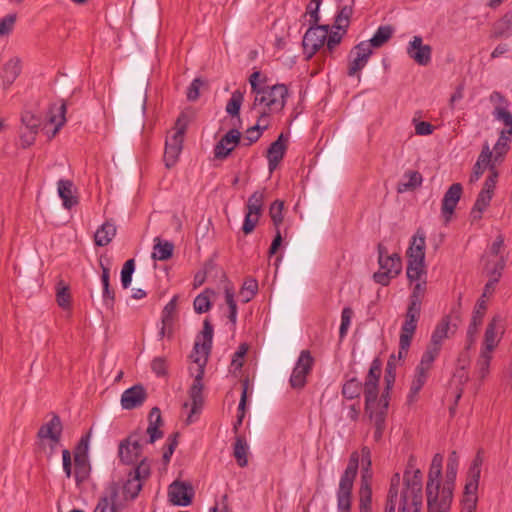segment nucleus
Here are the masks:
<instances>
[{"label": "nucleus", "instance_id": "6e6552de", "mask_svg": "<svg viewBox=\"0 0 512 512\" xmlns=\"http://www.w3.org/2000/svg\"><path fill=\"white\" fill-rule=\"evenodd\" d=\"M186 126L187 117L184 114H181L176 121L172 133L169 134L166 138L163 159L165 166L168 169L174 167L178 161L179 155L183 148Z\"/></svg>", "mask_w": 512, "mask_h": 512}, {"label": "nucleus", "instance_id": "4be33fe9", "mask_svg": "<svg viewBox=\"0 0 512 512\" xmlns=\"http://www.w3.org/2000/svg\"><path fill=\"white\" fill-rule=\"evenodd\" d=\"M462 185L460 183L452 184L449 189L445 192L444 197L442 199V214L448 222L453 214L457 203L459 202L462 195Z\"/></svg>", "mask_w": 512, "mask_h": 512}, {"label": "nucleus", "instance_id": "c9c22d12", "mask_svg": "<svg viewBox=\"0 0 512 512\" xmlns=\"http://www.w3.org/2000/svg\"><path fill=\"white\" fill-rule=\"evenodd\" d=\"M116 226L110 222H104L95 232L94 241L97 246L108 245L116 235Z\"/></svg>", "mask_w": 512, "mask_h": 512}, {"label": "nucleus", "instance_id": "a878e982", "mask_svg": "<svg viewBox=\"0 0 512 512\" xmlns=\"http://www.w3.org/2000/svg\"><path fill=\"white\" fill-rule=\"evenodd\" d=\"M202 337V343L195 342L194 353H192L191 355V358L193 360L195 358H205L206 360L208 359V355L212 347L213 338V327L208 319H205L203 322Z\"/></svg>", "mask_w": 512, "mask_h": 512}, {"label": "nucleus", "instance_id": "bb28decb", "mask_svg": "<svg viewBox=\"0 0 512 512\" xmlns=\"http://www.w3.org/2000/svg\"><path fill=\"white\" fill-rule=\"evenodd\" d=\"M287 138L284 137L283 133H281L277 140L271 143L267 150V159H268V168L269 171H274L278 164L283 159L286 149H287Z\"/></svg>", "mask_w": 512, "mask_h": 512}, {"label": "nucleus", "instance_id": "4d7b16f0", "mask_svg": "<svg viewBox=\"0 0 512 512\" xmlns=\"http://www.w3.org/2000/svg\"><path fill=\"white\" fill-rule=\"evenodd\" d=\"M492 360V354L480 352L479 358L476 363V373L480 379L486 378L489 374V367Z\"/></svg>", "mask_w": 512, "mask_h": 512}, {"label": "nucleus", "instance_id": "864d4df0", "mask_svg": "<svg viewBox=\"0 0 512 512\" xmlns=\"http://www.w3.org/2000/svg\"><path fill=\"white\" fill-rule=\"evenodd\" d=\"M362 391V384L356 378L346 381L342 388V395L347 399H354L359 397Z\"/></svg>", "mask_w": 512, "mask_h": 512}, {"label": "nucleus", "instance_id": "0eeeda50", "mask_svg": "<svg viewBox=\"0 0 512 512\" xmlns=\"http://www.w3.org/2000/svg\"><path fill=\"white\" fill-rule=\"evenodd\" d=\"M193 362L196 364V368H190L191 374L194 375V381L189 389V397L191 399L190 413L186 419L187 424H191L195 421L194 416L201 412L204 398H203V377L205 373L206 359L195 358Z\"/></svg>", "mask_w": 512, "mask_h": 512}, {"label": "nucleus", "instance_id": "c85d7f7f", "mask_svg": "<svg viewBox=\"0 0 512 512\" xmlns=\"http://www.w3.org/2000/svg\"><path fill=\"white\" fill-rule=\"evenodd\" d=\"M501 322V318L499 316L493 317V319L487 325L483 346L480 352H486L492 354L495 348L498 346L500 342V337L498 336V328Z\"/></svg>", "mask_w": 512, "mask_h": 512}, {"label": "nucleus", "instance_id": "e2e57ef3", "mask_svg": "<svg viewBox=\"0 0 512 512\" xmlns=\"http://www.w3.org/2000/svg\"><path fill=\"white\" fill-rule=\"evenodd\" d=\"M512 135H508L506 131H501L500 137L494 146V160L497 161L502 157L509 148V142L511 141Z\"/></svg>", "mask_w": 512, "mask_h": 512}, {"label": "nucleus", "instance_id": "473e14b6", "mask_svg": "<svg viewBox=\"0 0 512 512\" xmlns=\"http://www.w3.org/2000/svg\"><path fill=\"white\" fill-rule=\"evenodd\" d=\"M149 425L146 429V433L149 435L148 443H154L157 439L162 438L163 433L159 429L162 425L161 411L158 407H153L149 413Z\"/></svg>", "mask_w": 512, "mask_h": 512}, {"label": "nucleus", "instance_id": "58836bf2", "mask_svg": "<svg viewBox=\"0 0 512 512\" xmlns=\"http://www.w3.org/2000/svg\"><path fill=\"white\" fill-rule=\"evenodd\" d=\"M152 258L159 261H165L172 257L174 245L170 241H163L159 237L154 239Z\"/></svg>", "mask_w": 512, "mask_h": 512}, {"label": "nucleus", "instance_id": "c03bdc74", "mask_svg": "<svg viewBox=\"0 0 512 512\" xmlns=\"http://www.w3.org/2000/svg\"><path fill=\"white\" fill-rule=\"evenodd\" d=\"M459 466V457L455 451L449 454L446 465V481L444 486H451L453 488Z\"/></svg>", "mask_w": 512, "mask_h": 512}, {"label": "nucleus", "instance_id": "aec40b11", "mask_svg": "<svg viewBox=\"0 0 512 512\" xmlns=\"http://www.w3.org/2000/svg\"><path fill=\"white\" fill-rule=\"evenodd\" d=\"M168 497L174 505L187 506L192 502V486L184 482L175 481L169 486Z\"/></svg>", "mask_w": 512, "mask_h": 512}, {"label": "nucleus", "instance_id": "423d86ee", "mask_svg": "<svg viewBox=\"0 0 512 512\" xmlns=\"http://www.w3.org/2000/svg\"><path fill=\"white\" fill-rule=\"evenodd\" d=\"M151 473L150 463L147 458H143L140 463L128 474L126 482L120 487L119 495L123 501V506L126 502L134 500L142 489L144 481H146Z\"/></svg>", "mask_w": 512, "mask_h": 512}, {"label": "nucleus", "instance_id": "e433bc0d", "mask_svg": "<svg viewBox=\"0 0 512 512\" xmlns=\"http://www.w3.org/2000/svg\"><path fill=\"white\" fill-rule=\"evenodd\" d=\"M423 178L418 171H407L404 173L402 180L397 185V191L404 193L414 190L422 184Z\"/></svg>", "mask_w": 512, "mask_h": 512}, {"label": "nucleus", "instance_id": "603ef678", "mask_svg": "<svg viewBox=\"0 0 512 512\" xmlns=\"http://www.w3.org/2000/svg\"><path fill=\"white\" fill-rule=\"evenodd\" d=\"M415 282L416 284L414 285L413 291L410 295V303L408 306L421 309L422 298L426 291V281L422 280Z\"/></svg>", "mask_w": 512, "mask_h": 512}, {"label": "nucleus", "instance_id": "49530a36", "mask_svg": "<svg viewBox=\"0 0 512 512\" xmlns=\"http://www.w3.org/2000/svg\"><path fill=\"white\" fill-rule=\"evenodd\" d=\"M214 291L211 289H205L202 293H200L193 302V307L196 313L202 314L206 313L211 308L210 296L214 295Z\"/></svg>", "mask_w": 512, "mask_h": 512}, {"label": "nucleus", "instance_id": "2f4dec72", "mask_svg": "<svg viewBox=\"0 0 512 512\" xmlns=\"http://www.w3.org/2000/svg\"><path fill=\"white\" fill-rule=\"evenodd\" d=\"M491 158H492V151L490 150L489 145L486 143L483 146L482 151H481L476 163L474 164L473 171H472V174L470 175V179H469L470 183L477 182L480 179V177L483 175L484 171L488 167V165L491 161Z\"/></svg>", "mask_w": 512, "mask_h": 512}, {"label": "nucleus", "instance_id": "a18cd8bd", "mask_svg": "<svg viewBox=\"0 0 512 512\" xmlns=\"http://www.w3.org/2000/svg\"><path fill=\"white\" fill-rule=\"evenodd\" d=\"M393 34V29L391 26H380L373 37L367 41L368 44H371V48H379L383 46Z\"/></svg>", "mask_w": 512, "mask_h": 512}, {"label": "nucleus", "instance_id": "b1692460", "mask_svg": "<svg viewBox=\"0 0 512 512\" xmlns=\"http://www.w3.org/2000/svg\"><path fill=\"white\" fill-rule=\"evenodd\" d=\"M420 308L409 307L406 312V319L402 325L400 339H402V346L405 348L408 341H411L415 333L417 322L420 317Z\"/></svg>", "mask_w": 512, "mask_h": 512}, {"label": "nucleus", "instance_id": "6e6d98bb", "mask_svg": "<svg viewBox=\"0 0 512 512\" xmlns=\"http://www.w3.org/2000/svg\"><path fill=\"white\" fill-rule=\"evenodd\" d=\"M394 355L390 357V359L387 362L386 370H385V391L382 393L388 400H389V392L392 389V386L395 382V363H394Z\"/></svg>", "mask_w": 512, "mask_h": 512}, {"label": "nucleus", "instance_id": "37998d69", "mask_svg": "<svg viewBox=\"0 0 512 512\" xmlns=\"http://www.w3.org/2000/svg\"><path fill=\"white\" fill-rule=\"evenodd\" d=\"M512 32V10L507 12L501 19L495 22L491 37L499 38Z\"/></svg>", "mask_w": 512, "mask_h": 512}, {"label": "nucleus", "instance_id": "052dcab7", "mask_svg": "<svg viewBox=\"0 0 512 512\" xmlns=\"http://www.w3.org/2000/svg\"><path fill=\"white\" fill-rule=\"evenodd\" d=\"M352 15V8L349 6H344L340 9L338 14L335 18V24L334 27L337 30H343V33H345L346 28L349 25V20Z\"/></svg>", "mask_w": 512, "mask_h": 512}, {"label": "nucleus", "instance_id": "f704fd0d", "mask_svg": "<svg viewBox=\"0 0 512 512\" xmlns=\"http://www.w3.org/2000/svg\"><path fill=\"white\" fill-rule=\"evenodd\" d=\"M455 329L456 324L453 325V330L451 329L450 316L442 318V320L437 324L435 330L432 333L430 343L437 345L441 348L442 341L445 338H448L449 333H454Z\"/></svg>", "mask_w": 512, "mask_h": 512}, {"label": "nucleus", "instance_id": "79ce46f5", "mask_svg": "<svg viewBox=\"0 0 512 512\" xmlns=\"http://www.w3.org/2000/svg\"><path fill=\"white\" fill-rule=\"evenodd\" d=\"M75 463V480L77 484H80L87 480L90 473V465L87 457L74 455Z\"/></svg>", "mask_w": 512, "mask_h": 512}, {"label": "nucleus", "instance_id": "f257e3e1", "mask_svg": "<svg viewBox=\"0 0 512 512\" xmlns=\"http://www.w3.org/2000/svg\"><path fill=\"white\" fill-rule=\"evenodd\" d=\"M361 467H371V450L367 446L361 448L360 453L353 451L350 454L346 469L340 477L338 489L336 492L337 512H351L352 508V491L354 481L358 473L359 462Z\"/></svg>", "mask_w": 512, "mask_h": 512}, {"label": "nucleus", "instance_id": "680f3d73", "mask_svg": "<svg viewBox=\"0 0 512 512\" xmlns=\"http://www.w3.org/2000/svg\"><path fill=\"white\" fill-rule=\"evenodd\" d=\"M258 291V283L255 279H247L243 283L240 291L241 300L245 303L249 302Z\"/></svg>", "mask_w": 512, "mask_h": 512}, {"label": "nucleus", "instance_id": "20e7f679", "mask_svg": "<svg viewBox=\"0 0 512 512\" xmlns=\"http://www.w3.org/2000/svg\"><path fill=\"white\" fill-rule=\"evenodd\" d=\"M423 503L422 473L419 469L404 473V490L401 495L399 512H419Z\"/></svg>", "mask_w": 512, "mask_h": 512}, {"label": "nucleus", "instance_id": "bf43d9fd", "mask_svg": "<svg viewBox=\"0 0 512 512\" xmlns=\"http://www.w3.org/2000/svg\"><path fill=\"white\" fill-rule=\"evenodd\" d=\"M177 316V296H174L163 308L161 322L174 324Z\"/></svg>", "mask_w": 512, "mask_h": 512}, {"label": "nucleus", "instance_id": "0e129e2a", "mask_svg": "<svg viewBox=\"0 0 512 512\" xmlns=\"http://www.w3.org/2000/svg\"><path fill=\"white\" fill-rule=\"evenodd\" d=\"M135 270L134 259L127 260L121 270V284L124 289H127L131 285L132 275Z\"/></svg>", "mask_w": 512, "mask_h": 512}, {"label": "nucleus", "instance_id": "7ed1b4c3", "mask_svg": "<svg viewBox=\"0 0 512 512\" xmlns=\"http://www.w3.org/2000/svg\"><path fill=\"white\" fill-rule=\"evenodd\" d=\"M287 97L288 89L284 84L264 85L254 94L250 113L260 115L265 112V118L269 120L270 115L283 110Z\"/></svg>", "mask_w": 512, "mask_h": 512}, {"label": "nucleus", "instance_id": "a19ab883", "mask_svg": "<svg viewBox=\"0 0 512 512\" xmlns=\"http://www.w3.org/2000/svg\"><path fill=\"white\" fill-rule=\"evenodd\" d=\"M248 444L243 436H236L233 447V456L240 467H246L248 464Z\"/></svg>", "mask_w": 512, "mask_h": 512}, {"label": "nucleus", "instance_id": "7c9ffc66", "mask_svg": "<svg viewBox=\"0 0 512 512\" xmlns=\"http://www.w3.org/2000/svg\"><path fill=\"white\" fill-rule=\"evenodd\" d=\"M61 433V420L57 415H53L49 422L40 427L38 437L40 439H50L54 444H57L60 441Z\"/></svg>", "mask_w": 512, "mask_h": 512}, {"label": "nucleus", "instance_id": "dca6fc26", "mask_svg": "<svg viewBox=\"0 0 512 512\" xmlns=\"http://www.w3.org/2000/svg\"><path fill=\"white\" fill-rule=\"evenodd\" d=\"M504 267V258L487 260L484 267V274L486 277H488V281L484 286L483 293L481 295L482 299L489 298L493 295L496 285L502 276Z\"/></svg>", "mask_w": 512, "mask_h": 512}, {"label": "nucleus", "instance_id": "9d476101", "mask_svg": "<svg viewBox=\"0 0 512 512\" xmlns=\"http://www.w3.org/2000/svg\"><path fill=\"white\" fill-rule=\"evenodd\" d=\"M371 55V44H368V42H360L353 47L348 56L347 75L349 77H357V80L360 81V72L367 65Z\"/></svg>", "mask_w": 512, "mask_h": 512}, {"label": "nucleus", "instance_id": "6ab92c4d", "mask_svg": "<svg viewBox=\"0 0 512 512\" xmlns=\"http://www.w3.org/2000/svg\"><path fill=\"white\" fill-rule=\"evenodd\" d=\"M480 476L468 474L464 489L461 512H475L478 501V487Z\"/></svg>", "mask_w": 512, "mask_h": 512}, {"label": "nucleus", "instance_id": "f8f14e48", "mask_svg": "<svg viewBox=\"0 0 512 512\" xmlns=\"http://www.w3.org/2000/svg\"><path fill=\"white\" fill-rule=\"evenodd\" d=\"M497 178V171L494 169V167H491L490 175L486 178L483 188L479 192L471 212L474 219H480L482 217V213L489 206L494 194Z\"/></svg>", "mask_w": 512, "mask_h": 512}, {"label": "nucleus", "instance_id": "338daca9", "mask_svg": "<svg viewBox=\"0 0 512 512\" xmlns=\"http://www.w3.org/2000/svg\"><path fill=\"white\" fill-rule=\"evenodd\" d=\"M283 207H284V203L280 200H276L271 204L270 209H269L270 217H271L276 229H279V226L283 221V215H282Z\"/></svg>", "mask_w": 512, "mask_h": 512}, {"label": "nucleus", "instance_id": "13d9d810", "mask_svg": "<svg viewBox=\"0 0 512 512\" xmlns=\"http://www.w3.org/2000/svg\"><path fill=\"white\" fill-rule=\"evenodd\" d=\"M372 471L371 467H361V485L359 489V496H372L371 488Z\"/></svg>", "mask_w": 512, "mask_h": 512}, {"label": "nucleus", "instance_id": "39448f33", "mask_svg": "<svg viewBox=\"0 0 512 512\" xmlns=\"http://www.w3.org/2000/svg\"><path fill=\"white\" fill-rule=\"evenodd\" d=\"M407 277L410 282L421 281L423 275L426 274L425 270V233L422 230H417L413 236L412 242L407 250Z\"/></svg>", "mask_w": 512, "mask_h": 512}, {"label": "nucleus", "instance_id": "5fc2aeb1", "mask_svg": "<svg viewBox=\"0 0 512 512\" xmlns=\"http://www.w3.org/2000/svg\"><path fill=\"white\" fill-rule=\"evenodd\" d=\"M53 110H56L57 114H52L49 121L50 123L55 124V128L52 133V136H55L65 123L66 105L62 103L60 106H53L51 108V113Z\"/></svg>", "mask_w": 512, "mask_h": 512}, {"label": "nucleus", "instance_id": "69168bd1", "mask_svg": "<svg viewBox=\"0 0 512 512\" xmlns=\"http://www.w3.org/2000/svg\"><path fill=\"white\" fill-rule=\"evenodd\" d=\"M493 116L495 119L502 121L503 124L507 127L503 131H506L508 135H512V114L508 111V109L499 107L497 110L493 111Z\"/></svg>", "mask_w": 512, "mask_h": 512}, {"label": "nucleus", "instance_id": "393cba45", "mask_svg": "<svg viewBox=\"0 0 512 512\" xmlns=\"http://www.w3.org/2000/svg\"><path fill=\"white\" fill-rule=\"evenodd\" d=\"M420 308L409 307L406 312V319L402 325L400 339H402V346L405 348L408 341H411L415 333L417 322L420 317Z\"/></svg>", "mask_w": 512, "mask_h": 512}, {"label": "nucleus", "instance_id": "8fccbe9b", "mask_svg": "<svg viewBox=\"0 0 512 512\" xmlns=\"http://www.w3.org/2000/svg\"><path fill=\"white\" fill-rule=\"evenodd\" d=\"M243 101L244 93L239 89L235 90L226 104V112L232 117H238Z\"/></svg>", "mask_w": 512, "mask_h": 512}, {"label": "nucleus", "instance_id": "5701e85b", "mask_svg": "<svg viewBox=\"0 0 512 512\" xmlns=\"http://www.w3.org/2000/svg\"><path fill=\"white\" fill-rule=\"evenodd\" d=\"M123 507L118 484L113 483L108 489V495L100 499L94 512H117Z\"/></svg>", "mask_w": 512, "mask_h": 512}, {"label": "nucleus", "instance_id": "9b49d317", "mask_svg": "<svg viewBox=\"0 0 512 512\" xmlns=\"http://www.w3.org/2000/svg\"><path fill=\"white\" fill-rule=\"evenodd\" d=\"M142 447V434L138 432L130 434L119 444L118 456L120 461L127 465L135 463L141 456Z\"/></svg>", "mask_w": 512, "mask_h": 512}, {"label": "nucleus", "instance_id": "f03ea898", "mask_svg": "<svg viewBox=\"0 0 512 512\" xmlns=\"http://www.w3.org/2000/svg\"><path fill=\"white\" fill-rule=\"evenodd\" d=\"M443 457L435 454L428 473L426 484L428 512H449L453 492L451 486H443L440 491V476L442 473Z\"/></svg>", "mask_w": 512, "mask_h": 512}, {"label": "nucleus", "instance_id": "2eb2a0df", "mask_svg": "<svg viewBox=\"0 0 512 512\" xmlns=\"http://www.w3.org/2000/svg\"><path fill=\"white\" fill-rule=\"evenodd\" d=\"M328 25L311 26L303 37V48L310 59L324 44L327 39Z\"/></svg>", "mask_w": 512, "mask_h": 512}, {"label": "nucleus", "instance_id": "09e8293b", "mask_svg": "<svg viewBox=\"0 0 512 512\" xmlns=\"http://www.w3.org/2000/svg\"><path fill=\"white\" fill-rule=\"evenodd\" d=\"M439 352H440V347L430 343L428 345L426 351L422 355L421 361H420L419 365L417 366V368H420L422 370L429 372V370L431 369L432 363L438 356Z\"/></svg>", "mask_w": 512, "mask_h": 512}, {"label": "nucleus", "instance_id": "ddd939ff", "mask_svg": "<svg viewBox=\"0 0 512 512\" xmlns=\"http://www.w3.org/2000/svg\"><path fill=\"white\" fill-rule=\"evenodd\" d=\"M381 361L376 358L372 361L364 384L365 410L369 411L377 402L378 381L381 375Z\"/></svg>", "mask_w": 512, "mask_h": 512}, {"label": "nucleus", "instance_id": "3c124183", "mask_svg": "<svg viewBox=\"0 0 512 512\" xmlns=\"http://www.w3.org/2000/svg\"><path fill=\"white\" fill-rule=\"evenodd\" d=\"M225 301L229 309L228 318L233 325L237 322V304L234 300V289L229 284L225 285Z\"/></svg>", "mask_w": 512, "mask_h": 512}, {"label": "nucleus", "instance_id": "72a5a7b5", "mask_svg": "<svg viewBox=\"0 0 512 512\" xmlns=\"http://www.w3.org/2000/svg\"><path fill=\"white\" fill-rule=\"evenodd\" d=\"M74 185L70 180L60 179L57 183L58 195L62 199L64 208L71 209L78 203L77 197L73 192Z\"/></svg>", "mask_w": 512, "mask_h": 512}, {"label": "nucleus", "instance_id": "4c0bfd02", "mask_svg": "<svg viewBox=\"0 0 512 512\" xmlns=\"http://www.w3.org/2000/svg\"><path fill=\"white\" fill-rule=\"evenodd\" d=\"M22 61L19 57H12L3 65V79L12 84L21 74Z\"/></svg>", "mask_w": 512, "mask_h": 512}, {"label": "nucleus", "instance_id": "cd10ccee", "mask_svg": "<svg viewBox=\"0 0 512 512\" xmlns=\"http://www.w3.org/2000/svg\"><path fill=\"white\" fill-rule=\"evenodd\" d=\"M147 397L142 385H134L125 390L121 396V405L124 409L131 410L143 404Z\"/></svg>", "mask_w": 512, "mask_h": 512}, {"label": "nucleus", "instance_id": "1a4fd4ad", "mask_svg": "<svg viewBox=\"0 0 512 512\" xmlns=\"http://www.w3.org/2000/svg\"><path fill=\"white\" fill-rule=\"evenodd\" d=\"M378 263L380 270L374 273L373 278L376 283L387 286L392 278H395L402 269V262L399 254H388V249L378 245Z\"/></svg>", "mask_w": 512, "mask_h": 512}, {"label": "nucleus", "instance_id": "774afa93", "mask_svg": "<svg viewBox=\"0 0 512 512\" xmlns=\"http://www.w3.org/2000/svg\"><path fill=\"white\" fill-rule=\"evenodd\" d=\"M248 351V347L245 343L241 344L238 347V350L234 353L232 361H231V367L234 370H240L243 367L244 364V357Z\"/></svg>", "mask_w": 512, "mask_h": 512}, {"label": "nucleus", "instance_id": "f3484780", "mask_svg": "<svg viewBox=\"0 0 512 512\" xmlns=\"http://www.w3.org/2000/svg\"><path fill=\"white\" fill-rule=\"evenodd\" d=\"M406 53L415 63L427 66L431 62L432 48L423 43L421 36H414L406 47Z\"/></svg>", "mask_w": 512, "mask_h": 512}, {"label": "nucleus", "instance_id": "c756f323", "mask_svg": "<svg viewBox=\"0 0 512 512\" xmlns=\"http://www.w3.org/2000/svg\"><path fill=\"white\" fill-rule=\"evenodd\" d=\"M252 115L256 119V124L245 131V135L243 137V144L245 146H250L256 141H258L263 131H265L270 125L269 120L265 118V112H262V114L260 115Z\"/></svg>", "mask_w": 512, "mask_h": 512}, {"label": "nucleus", "instance_id": "de8ad7c7", "mask_svg": "<svg viewBox=\"0 0 512 512\" xmlns=\"http://www.w3.org/2000/svg\"><path fill=\"white\" fill-rule=\"evenodd\" d=\"M264 192L255 191L248 199L246 204V214L260 216L263 208Z\"/></svg>", "mask_w": 512, "mask_h": 512}, {"label": "nucleus", "instance_id": "a211bd4d", "mask_svg": "<svg viewBox=\"0 0 512 512\" xmlns=\"http://www.w3.org/2000/svg\"><path fill=\"white\" fill-rule=\"evenodd\" d=\"M388 405V399L384 395H381L379 401H377L369 411H366L369 413L371 420L374 422L375 431L373 438L376 442H379L383 436Z\"/></svg>", "mask_w": 512, "mask_h": 512}, {"label": "nucleus", "instance_id": "ea45409f", "mask_svg": "<svg viewBox=\"0 0 512 512\" xmlns=\"http://www.w3.org/2000/svg\"><path fill=\"white\" fill-rule=\"evenodd\" d=\"M428 378V372L416 367L415 376L412 380L410 391L407 396L408 404H412L416 400V396L422 389Z\"/></svg>", "mask_w": 512, "mask_h": 512}, {"label": "nucleus", "instance_id": "412c9836", "mask_svg": "<svg viewBox=\"0 0 512 512\" xmlns=\"http://www.w3.org/2000/svg\"><path fill=\"white\" fill-rule=\"evenodd\" d=\"M241 133L237 129L229 130L214 148V156L217 159L226 158L240 142Z\"/></svg>", "mask_w": 512, "mask_h": 512}, {"label": "nucleus", "instance_id": "4468645a", "mask_svg": "<svg viewBox=\"0 0 512 512\" xmlns=\"http://www.w3.org/2000/svg\"><path fill=\"white\" fill-rule=\"evenodd\" d=\"M313 364L314 359L310 351H301L290 377V385L292 388L301 389L305 386L307 375L311 372Z\"/></svg>", "mask_w": 512, "mask_h": 512}]
</instances>
